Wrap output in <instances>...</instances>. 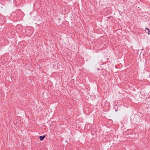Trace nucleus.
Segmentation results:
<instances>
[{
    "label": "nucleus",
    "mask_w": 150,
    "mask_h": 150,
    "mask_svg": "<svg viewBox=\"0 0 150 150\" xmlns=\"http://www.w3.org/2000/svg\"><path fill=\"white\" fill-rule=\"evenodd\" d=\"M46 137L45 135H44L43 136H40L39 137V138L41 141H42Z\"/></svg>",
    "instance_id": "f257e3e1"
},
{
    "label": "nucleus",
    "mask_w": 150,
    "mask_h": 150,
    "mask_svg": "<svg viewBox=\"0 0 150 150\" xmlns=\"http://www.w3.org/2000/svg\"><path fill=\"white\" fill-rule=\"evenodd\" d=\"M146 32L148 33V35L149 34V33H150V30L148 28H146L145 30Z\"/></svg>",
    "instance_id": "f03ea898"
},
{
    "label": "nucleus",
    "mask_w": 150,
    "mask_h": 150,
    "mask_svg": "<svg viewBox=\"0 0 150 150\" xmlns=\"http://www.w3.org/2000/svg\"><path fill=\"white\" fill-rule=\"evenodd\" d=\"M117 111V110H115V111Z\"/></svg>",
    "instance_id": "7ed1b4c3"
},
{
    "label": "nucleus",
    "mask_w": 150,
    "mask_h": 150,
    "mask_svg": "<svg viewBox=\"0 0 150 150\" xmlns=\"http://www.w3.org/2000/svg\"><path fill=\"white\" fill-rule=\"evenodd\" d=\"M146 31H148V30H146Z\"/></svg>",
    "instance_id": "20e7f679"
}]
</instances>
